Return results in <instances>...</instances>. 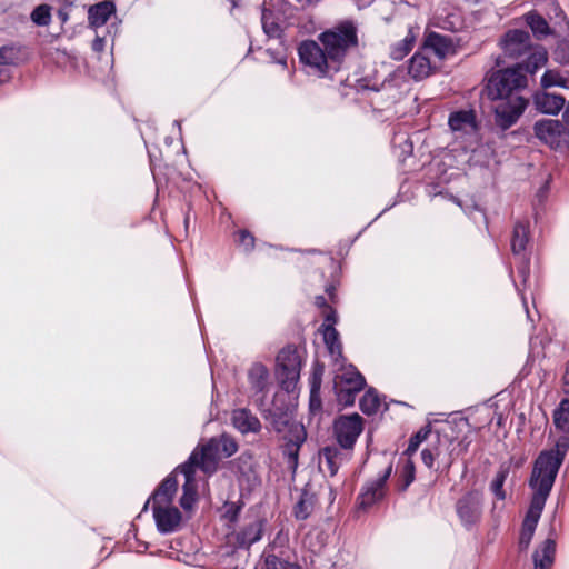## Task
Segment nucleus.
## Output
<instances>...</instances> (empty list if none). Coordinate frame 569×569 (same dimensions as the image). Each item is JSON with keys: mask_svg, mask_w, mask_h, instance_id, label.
<instances>
[{"mask_svg": "<svg viewBox=\"0 0 569 569\" xmlns=\"http://www.w3.org/2000/svg\"><path fill=\"white\" fill-rule=\"evenodd\" d=\"M353 46L356 24L352 20H343L319 33L317 40L302 41L298 56L309 73L323 78L340 70Z\"/></svg>", "mask_w": 569, "mask_h": 569, "instance_id": "f257e3e1", "label": "nucleus"}, {"mask_svg": "<svg viewBox=\"0 0 569 569\" xmlns=\"http://www.w3.org/2000/svg\"><path fill=\"white\" fill-rule=\"evenodd\" d=\"M567 448L568 440L562 438L558 442L556 450L541 451L533 463L529 479V487L532 489L533 493L522 522L519 537L520 550H527L531 542L546 501L552 490L559 469L563 463Z\"/></svg>", "mask_w": 569, "mask_h": 569, "instance_id": "f03ea898", "label": "nucleus"}, {"mask_svg": "<svg viewBox=\"0 0 569 569\" xmlns=\"http://www.w3.org/2000/svg\"><path fill=\"white\" fill-rule=\"evenodd\" d=\"M528 86V73L519 68H503L492 72L486 91L492 101L495 123L501 130L511 128L525 112L528 100L521 92Z\"/></svg>", "mask_w": 569, "mask_h": 569, "instance_id": "7ed1b4c3", "label": "nucleus"}, {"mask_svg": "<svg viewBox=\"0 0 569 569\" xmlns=\"http://www.w3.org/2000/svg\"><path fill=\"white\" fill-rule=\"evenodd\" d=\"M503 58L519 60L511 68L533 76L548 61V54L543 47L532 46L530 34L525 30H509L500 39Z\"/></svg>", "mask_w": 569, "mask_h": 569, "instance_id": "20e7f679", "label": "nucleus"}, {"mask_svg": "<svg viewBox=\"0 0 569 569\" xmlns=\"http://www.w3.org/2000/svg\"><path fill=\"white\" fill-rule=\"evenodd\" d=\"M296 8L289 0H264L261 12V26L269 39L281 40L283 31Z\"/></svg>", "mask_w": 569, "mask_h": 569, "instance_id": "39448f33", "label": "nucleus"}, {"mask_svg": "<svg viewBox=\"0 0 569 569\" xmlns=\"http://www.w3.org/2000/svg\"><path fill=\"white\" fill-rule=\"evenodd\" d=\"M302 358L292 345L283 347L277 356V378L281 389L292 392L300 378Z\"/></svg>", "mask_w": 569, "mask_h": 569, "instance_id": "423d86ee", "label": "nucleus"}, {"mask_svg": "<svg viewBox=\"0 0 569 569\" xmlns=\"http://www.w3.org/2000/svg\"><path fill=\"white\" fill-rule=\"evenodd\" d=\"M471 445V439L463 436L460 440H455L448 436H437V442L433 445L435 455L438 460V468L441 472L448 473L457 458L465 455Z\"/></svg>", "mask_w": 569, "mask_h": 569, "instance_id": "0eeeda50", "label": "nucleus"}, {"mask_svg": "<svg viewBox=\"0 0 569 569\" xmlns=\"http://www.w3.org/2000/svg\"><path fill=\"white\" fill-rule=\"evenodd\" d=\"M456 512L461 525L471 529L482 517L483 496L479 490H470L456 502Z\"/></svg>", "mask_w": 569, "mask_h": 569, "instance_id": "6e6552de", "label": "nucleus"}, {"mask_svg": "<svg viewBox=\"0 0 569 569\" xmlns=\"http://www.w3.org/2000/svg\"><path fill=\"white\" fill-rule=\"evenodd\" d=\"M336 401L339 410L355 405L356 401V369L338 371L333 380Z\"/></svg>", "mask_w": 569, "mask_h": 569, "instance_id": "1a4fd4ad", "label": "nucleus"}, {"mask_svg": "<svg viewBox=\"0 0 569 569\" xmlns=\"http://www.w3.org/2000/svg\"><path fill=\"white\" fill-rule=\"evenodd\" d=\"M307 432L302 425H292L282 446V455L287 459L288 468L296 472L299 463V452L301 446L306 442Z\"/></svg>", "mask_w": 569, "mask_h": 569, "instance_id": "9d476101", "label": "nucleus"}, {"mask_svg": "<svg viewBox=\"0 0 569 569\" xmlns=\"http://www.w3.org/2000/svg\"><path fill=\"white\" fill-rule=\"evenodd\" d=\"M219 453L218 440L217 438H211L206 443L196 447L189 457L196 455V461L192 467L211 475L217 470Z\"/></svg>", "mask_w": 569, "mask_h": 569, "instance_id": "9b49d317", "label": "nucleus"}, {"mask_svg": "<svg viewBox=\"0 0 569 569\" xmlns=\"http://www.w3.org/2000/svg\"><path fill=\"white\" fill-rule=\"evenodd\" d=\"M332 429L339 447L352 450L356 443V412L338 416L333 421Z\"/></svg>", "mask_w": 569, "mask_h": 569, "instance_id": "f8f14e48", "label": "nucleus"}, {"mask_svg": "<svg viewBox=\"0 0 569 569\" xmlns=\"http://www.w3.org/2000/svg\"><path fill=\"white\" fill-rule=\"evenodd\" d=\"M152 515L157 530L161 535L177 531L182 520L180 510L172 505L152 506Z\"/></svg>", "mask_w": 569, "mask_h": 569, "instance_id": "ddd939ff", "label": "nucleus"}, {"mask_svg": "<svg viewBox=\"0 0 569 569\" xmlns=\"http://www.w3.org/2000/svg\"><path fill=\"white\" fill-rule=\"evenodd\" d=\"M289 550L276 542L269 545L262 557L264 559L266 569H301L296 562L289 560Z\"/></svg>", "mask_w": 569, "mask_h": 569, "instance_id": "4468645a", "label": "nucleus"}, {"mask_svg": "<svg viewBox=\"0 0 569 569\" xmlns=\"http://www.w3.org/2000/svg\"><path fill=\"white\" fill-rule=\"evenodd\" d=\"M337 322V315L335 310H329L326 313V319L321 325V333L323 337V341L326 347L331 355L332 358H338L341 356V345L339 342V333L335 328Z\"/></svg>", "mask_w": 569, "mask_h": 569, "instance_id": "2eb2a0df", "label": "nucleus"}, {"mask_svg": "<svg viewBox=\"0 0 569 569\" xmlns=\"http://www.w3.org/2000/svg\"><path fill=\"white\" fill-rule=\"evenodd\" d=\"M178 489V481L174 472L167 476L159 485L157 490L144 503L143 510H146L150 502L152 506H166L172 505L173 498Z\"/></svg>", "mask_w": 569, "mask_h": 569, "instance_id": "dca6fc26", "label": "nucleus"}, {"mask_svg": "<svg viewBox=\"0 0 569 569\" xmlns=\"http://www.w3.org/2000/svg\"><path fill=\"white\" fill-rule=\"evenodd\" d=\"M536 137L547 144L553 146L560 141L565 126L559 120L542 119L533 126Z\"/></svg>", "mask_w": 569, "mask_h": 569, "instance_id": "f3484780", "label": "nucleus"}, {"mask_svg": "<svg viewBox=\"0 0 569 569\" xmlns=\"http://www.w3.org/2000/svg\"><path fill=\"white\" fill-rule=\"evenodd\" d=\"M450 129L459 136L473 134L477 131V120L473 110H458L450 113Z\"/></svg>", "mask_w": 569, "mask_h": 569, "instance_id": "a211bd4d", "label": "nucleus"}, {"mask_svg": "<svg viewBox=\"0 0 569 569\" xmlns=\"http://www.w3.org/2000/svg\"><path fill=\"white\" fill-rule=\"evenodd\" d=\"M390 472H391V467H389L386 470V472L382 477H379L375 481L363 486L362 492H361V501H360V503H358V509L359 508L366 509V508L370 507L371 505H373L375 502H377L378 500L382 499V497L385 495V483H386V480L388 479V477L390 476Z\"/></svg>", "mask_w": 569, "mask_h": 569, "instance_id": "6ab92c4d", "label": "nucleus"}, {"mask_svg": "<svg viewBox=\"0 0 569 569\" xmlns=\"http://www.w3.org/2000/svg\"><path fill=\"white\" fill-rule=\"evenodd\" d=\"M317 503V496L312 491L311 485L306 483L301 489L299 498L292 508V515L298 521L308 519L313 512Z\"/></svg>", "mask_w": 569, "mask_h": 569, "instance_id": "aec40b11", "label": "nucleus"}, {"mask_svg": "<svg viewBox=\"0 0 569 569\" xmlns=\"http://www.w3.org/2000/svg\"><path fill=\"white\" fill-rule=\"evenodd\" d=\"M342 462L341 451L336 446H326L319 451L318 467L325 475L333 477Z\"/></svg>", "mask_w": 569, "mask_h": 569, "instance_id": "412c9836", "label": "nucleus"}, {"mask_svg": "<svg viewBox=\"0 0 569 569\" xmlns=\"http://www.w3.org/2000/svg\"><path fill=\"white\" fill-rule=\"evenodd\" d=\"M232 426L241 433H257L261 429L260 420L247 408L234 409L231 413Z\"/></svg>", "mask_w": 569, "mask_h": 569, "instance_id": "4be33fe9", "label": "nucleus"}, {"mask_svg": "<svg viewBox=\"0 0 569 569\" xmlns=\"http://www.w3.org/2000/svg\"><path fill=\"white\" fill-rule=\"evenodd\" d=\"M408 74L415 81H421L432 73V66L427 52L423 50L416 52L408 62Z\"/></svg>", "mask_w": 569, "mask_h": 569, "instance_id": "5701e85b", "label": "nucleus"}, {"mask_svg": "<svg viewBox=\"0 0 569 569\" xmlns=\"http://www.w3.org/2000/svg\"><path fill=\"white\" fill-rule=\"evenodd\" d=\"M553 425L557 430L561 431L562 435L555 442L553 448L548 451H553L557 449L558 442L566 438L568 440V448L565 452V457L569 451V398H565L560 401L559 406L553 411Z\"/></svg>", "mask_w": 569, "mask_h": 569, "instance_id": "b1692460", "label": "nucleus"}, {"mask_svg": "<svg viewBox=\"0 0 569 569\" xmlns=\"http://www.w3.org/2000/svg\"><path fill=\"white\" fill-rule=\"evenodd\" d=\"M537 110L547 114H557L565 106V98L549 92L537 93L533 98Z\"/></svg>", "mask_w": 569, "mask_h": 569, "instance_id": "393cba45", "label": "nucleus"}, {"mask_svg": "<svg viewBox=\"0 0 569 569\" xmlns=\"http://www.w3.org/2000/svg\"><path fill=\"white\" fill-rule=\"evenodd\" d=\"M116 12L112 1L98 2L89 8L88 20L91 28H99L106 24L111 14Z\"/></svg>", "mask_w": 569, "mask_h": 569, "instance_id": "a878e982", "label": "nucleus"}, {"mask_svg": "<svg viewBox=\"0 0 569 569\" xmlns=\"http://www.w3.org/2000/svg\"><path fill=\"white\" fill-rule=\"evenodd\" d=\"M529 242V222L527 220L517 221L513 226L511 236V251L513 256L526 254V248Z\"/></svg>", "mask_w": 569, "mask_h": 569, "instance_id": "bb28decb", "label": "nucleus"}, {"mask_svg": "<svg viewBox=\"0 0 569 569\" xmlns=\"http://www.w3.org/2000/svg\"><path fill=\"white\" fill-rule=\"evenodd\" d=\"M262 522L257 520L242 527L236 533V542L239 548L248 549L262 538Z\"/></svg>", "mask_w": 569, "mask_h": 569, "instance_id": "cd10ccee", "label": "nucleus"}, {"mask_svg": "<svg viewBox=\"0 0 569 569\" xmlns=\"http://www.w3.org/2000/svg\"><path fill=\"white\" fill-rule=\"evenodd\" d=\"M248 381L256 393H264L269 385V370L261 362H254L248 371Z\"/></svg>", "mask_w": 569, "mask_h": 569, "instance_id": "c85d7f7f", "label": "nucleus"}, {"mask_svg": "<svg viewBox=\"0 0 569 569\" xmlns=\"http://www.w3.org/2000/svg\"><path fill=\"white\" fill-rule=\"evenodd\" d=\"M452 48L450 39L446 36L431 32L427 36L422 50L432 51L439 59H443Z\"/></svg>", "mask_w": 569, "mask_h": 569, "instance_id": "c756f323", "label": "nucleus"}, {"mask_svg": "<svg viewBox=\"0 0 569 569\" xmlns=\"http://www.w3.org/2000/svg\"><path fill=\"white\" fill-rule=\"evenodd\" d=\"M556 542L547 539L533 553L535 569H549L553 563Z\"/></svg>", "mask_w": 569, "mask_h": 569, "instance_id": "7c9ffc66", "label": "nucleus"}, {"mask_svg": "<svg viewBox=\"0 0 569 569\" xmlns=\"http://www.w3.org/2000/svg\"><path fill=\"white\" fill-rule=\"evenodd\" d=\"M196 461V455L189 457L187 461L180 465L173 472H180L184 476V483L182 485V493L197 495V486L194 480L196 468L192 465Z\"/></svg>", "mask_w": 569, "mask_h": 569, "instance_id": "2f4dec72", "label": "nucleus"}, {"mask_svg": "<svg viewBox=\"0 0 569 569\" xmlns=\"http://www.w3.org/2000/svg\"><path fill=\"white\" fill-rule=\"evenodd\" d=\"M525 20L538 39L551 34V29L542 16L536 12H529L525 16Z\"/></svg>", "mask_w": 569, "mask_h": 569, "instance_id": "473e14b6", "label": "nucleus"}, {"mask_svg": "<svg viewBox=\"0 0 569 569\" xmlns=\"http://www.w3.org/2000/svg\"><path fill=\"white\" fill-rule=\"evenodd\" d=\"M361 411L367 415H376L381 407V399L377 390L369 388L359 401Z\"/></svg>", "mask_w": 569, "mask_h": 569, "instance_id": "72a5a7b5", "label": "nucleus"}, {"mask_svg": "<svg viewBox=\"0 0 569 569\" xmlns=\"http://www.w3.org/2000/svg\"><path fill=\"white\" fill-rule=\"evenodd\" d=\"M416 37L410 30L408 34L399 42L393 44L390 49V57L393 60H402L413 48Z\"/></svg>", "mask_w": 569, "mask_h": 569, "instance_id": "f704fd0d", "label": "nucleus"}, {"mask_svg": "<svg viewBox=\"0 0 569 569\" xmlns=\"http://www.w3.org/2000/svg\"><path fill=\"white\" fill-rule=\"evenodd\" d=\"M509 466H500L495 478L490 483V490L498 500L506 499V491L503 490V485L509 475Z\"/></svg>", "mask_w": 569, "mask_h": 569, "instance_id": "c9c22d12", "label": "nucleus"}, {"mask_svg": "<svg viewBox=\"0 0 569 569\" xmlns=\"http://www.w3.org/2000/svg\"><path fill=\"white\" fill-rule=\"evenodd\" d=\"M431 432L430 425H426L420 428L415 435H412L409 439V445L407 449L403 451V456L411 458L415 452L418 450L419 446L427 440L428 436Z\"/></svg>", "mask_w": 569, "mask_h": 569, "instance_id": "e433bc0d", "label": "nucleus"}, {"mask_svg": "<svg viewBox=\"0 0 569 569\" xmlns=\"http://www.w3.org/2000/svg\"><path fill=\"white\" fill-rule=\"evenodd\" d=\"M321 389H310L309 395V420H316L317 423L320 422L322 417V400L320 396Z\"/></svg>", "mask_w": 569, "mask_h": 569, "instance_id": "4c0bfd02", "label": "nucleus"}, {"mask_svg": "<svg viewBox=\"0 0 569 569\" xmlns=\"http://www.w3.org/2000/svg\"><path fill=\"white\" fill-rule=\"evenodd\" d=\"M541 86L543 88L555 86L568 88V79L565 78L558 70H547L541 77Z\"/></svg>", "mask_w": 569, "mask_h": 569, "instance_id": "58836bf2", "label": "nucleus"}, {"mask_svg": "<svg viewBox=\"0 0 569 569\" xmlns=\"http://www.w3.org/2000/svg\"><path fill=\"white\" fill-rule=\"evenodd\" d=\"M416 477V468L411 458L407 457L400 473V490L405 491L413 482Z\"/></svg>", "mask_w": 569, "mask_h": 569, "instance_id": "ea45409f", "label": "nucleus"}, {"mask_svg": "<svg viewBox=\"0 0 569 569\" xmlns=\"http://www.w3.org/2000/svg\"><path fill=\"white\" fill-rule=\"evenodd\" d=\"M31 20L34 24L47 27L51 22V10L48 4H40L31 12Z\"/></svg>", "mask_w": 569, "mask_h": 569, "instance_id": "a19ab883", "label": "nucleus"}, {"mask_svg": "<svg viewBox=\"0 0 569 569\" xmlns=\"http://www.w3.org/2000/svg\"><path fill=\"white\" fill-rule=\"evenodd\" d=\"M218 440L219 450L224 457H231L238 450V445L233 438L227 435H222Z\"/></svg>", "mask_w": 569, "mask_h": 569, "instance_id": "79ce46f5", "label": "nucleus"}, {"mask_svg": "<svg viewBox=\"0 0 569 569\" xmlns=\"http://www.w3.org/2000/svg\"><path fill=\"white\" fill-rule=\"evenodd\" d=\"M323 376V367L319 363H316L312 368V372L309 379L310 389H321Z\"/></svg>", "mask_w": 569, "mask_h": 569, "instance_id": "37998d69", "label": "nucleus"}, {"mask_svg": "<svg viewBox=\"0 0 569 569\" xmlns=\"http://www.w3.org/2000/svg\"><path fill=\"white\" fill-rule=\"evenodd\" d=\"M519 257H520L521 261L517 266V271H518L519 277H521V279H522V284L526 286V282H527L529 273H530V259L526 254L519 256Z\"/></svg>", "mask_w": 569, "mask_h": 569, "instance_id": "c03bdc74", "label": "nucleus"}, {"mask_svg": "<svg viewBox=\"0 0 569 569\" xmlns=\"http://www.w3.org/2000/svg\"><path fill=\"white\" fill-rule=\"evenodd\" d=\"M239 243L246 251H251L254 248V237L248 230H240Z\"/></svg>", "mask_w": 569, "mask_h": 569, "instance_id": "a18cd8bd", "label": "nucleus"}, {"mask_svg": "<svg viewBox=\"0 0 569 569\" xmlns=\"http://www.w3.org/2000/svg\"><path fill=\"white\" fill-rule=\"evenodd\" d=\"M421 460L427 468H433L435 461L437 460L433 445H430L421 451Z\"/></svg>", "mask_w": 569, "mask_h": 569, "instance_id": "49530a36", "label": "nucleus"}, {"mask_svg": "<svg viewBox=\"0 0 569 569\" xmlns=\"http://www.w3.org/2000/svg\"><path fill=\"white\" fill-rule=\"evenodd\" d=\"M268 56L276 63L282 64L284 68L287 67V56L283 51H277L272 49H267Z\"/></svg>", "mask_w": 569, "mask_h": 569, "instance_id": "de8ad7c7", "label": "nucleus"}, {"mask_svg": "<svg viewBox=\"0 0 569 569\" xmlns=\"http://www.w3.org/2000/svg\"><path fill=\"white\" fill-rule=\"evenodd\" d=\"M557 60L561 63H569V44H559L556 50Z\"/></svg>", "mask_w": 569, "mask_h": 569, "instance_id": "09e8293b", "label": "nucleus"}, {"mask_svg": "<svg viewBox=\"0 0 569 569\" xmlns=\"http://www.w3.org/2000/svg\"><path fill=\"white\" fill-rule=\"evenodd\" d=\"M13 61V50L8 47L0 48V66L10 64Z\"/></svg>", "mask_w": 569, "mask_h": 569, "instance_id": "8fccbe9b", "label": "nucleus"}, {"mask_svg": "<svg viewBox=\"0 0 569 569\" xmlns=\"http://www.w3.org/2000/svg\"><path fill=\"white\" fill-rule=\"evenodd\" d=\"M196 499H197V495H193V493H182L181 498H180V506L184 509V510H190L194 502H196Z\"/></svg>", "mask_w": 569, "mask_h": 569, "instance_id": "3c124183", "label": "nucleus"}, {"mask_svg": "<svg viewBox=\"0 0 569 569\" xmlns=\"http://www.w3.org/2000/svg\"><path fill=\"white\" fill-rule=\"evenodd\" d=\"M315 305L322 310L323 318L326 319V313L329 310H333L327 302V299L323 296H316Z\"/></svg>", "mask_w": 569, "mask_h": 569, "instance_id": "603ef678", "label": "nucleus"}, {"mask_svg": "<svg viewBox=\"0 0 569 569\" xmlns=\"http://www.w3.org/2000/svg\"><path fill=\"white\" fill-rule=\"evenodd\" d=\"M104 46H106V39L103 37H100V36H96L94 40L92 41V50L94 52H102L104 50Z\"/></svg>", "mask_w": 569, "mask_h": 569, "instance_id": "864d4df0", "label": "nucleus"}, {"mask_svg": "<svg viewBox=\"0 0 569 569\" xmlns=\"http://www.w3.org/2000/svg\"><path fill=\"white\" fill-rule=\"evenodd\" d=\"M238 512H239V508L238 507H231L228 511H227V516L229 517L230 520H236L237 516H238Z\"/></svg>", "mask_w": 569, "mask_h": 569, "instance_id": "5fc2aeb1", "label": "nucleus"}, {"mask_svg": "<svg viewBox=\"0 0 569 569\" xmlns=\"http://www.w3.org/2000/svg\"><path fill=\"white\" fill-rule=\"evenodd\" d=\"M367 386L366 378L358 371V392Z\"/></svg>", "mask_w": 569, "mask_h": 569, "instance_id": "6e6d98bb", "label": "nucleus"}, {"mask_svg": "<svg viewBox=\"0 0 569 569\" xmlns=\"http://www.w3.org/2000/svg\"><path fill=\"white\" fill-rule=\"evenodd\" d=\"M515 286H516V289L518 290V292H519V293H520V296H521V300H522L523 307H525V309H526L527 317H528V319H530V320L532 321V319H531V317H530V313H529V310H528V307H527V300H526V298H525V296H523V293H522V290H521L517 284H515Z\"/></svg>", "mask_w": 569, "mask_h": 569, "instance_id": "4d7b16f0", "label": "nucleus"}, {"mask_svg": "<svg viewBox=\"0 0 569 569\" xmlns=\"http://www.w3.org/2000/svg\"><path fill=\"white\" fill-rule=\"evenodd\" d=\"M348 90H352V87L348 86L346 83H342L340 89H339V92H340L341 97H343V98L348 97L349 96Z\"/></svg>", "mask_w": 569, "mask_h": 569, "instance_id": "13d9d810", "label": "nucleus"}, {"mask_svg": "<svg viewBox=\"0 0 569 569\" xmlns=\"http://www.w3.org/2000/svg\"><path fill=\"white\" fill-rule=\"evenodd\" d=\"M563 382H565V386H566V392H569V362L567 365V368H566V371H565V375H563Z\"/></svg>", "mask_w": 569, "mask_h": 569, "instance_id": "bf43d9fd", "label": "nucleus"}, {"mask_svg": "<svg viewBox=\"0 0 569 569\" xmlns=\"http://www.w3.org/2000/svg\"><path fill=\"white\" fill-rule=\"evenodd\" d=\"M357 421H358V436H359L363 429V420L359 415H358Z\"/></svg>", "mask_w": 569, "mask_h": 569, "instance_id": "052dcab7", "label": "nucleus"}, {"mask_svg": "<svg viewBox=\"0 0 569 569\" xmlns=\"http://www.w3.org/2000/svg\"><path fill=\"white\" fill-rule=\"evenodd\" d=\"M373 0H358V9L369 6Z\"/></svg>", "mask_w": 569, "mask_h": 569, "instance_id": "680f3d73", "label": "nucleus"}, {"mask_svg": "<svg viewBox=\"0 0 569 569\" xmlns=\"http://www.w3.org/2000/svg\"><path fill=\"white\" fill-rule=\"evenodd\" d=\"M563 121L569 126V102L568 106L563 112Z\"/></svg>", "mask_w": 569, "mask_h": 569, "instance_id": "e2e57ef3", "label": "nucleus"}, {"mask_svg": "<svg viewBox=\"0 0 569 569\" xmlns=\"http://www.w3.org/2000/svg\"><path fill=\"white\" fill-rule=\"evenodd\" d=\"M8 78L9 76L7 74V72L0 69V83L4 82Z\"/></svg>", "mask_w": 569, "mask_h": 569, "instance_id": "0e129e2a", "label": "nucleus"}, {"mask_svg": "<svg viewBox=\"0 0 569 569\" xmlns=\"http://www.w3.org/2000/svg\"><path fill=\"white\" fill-rule=\"evenodd\" d=\"M333 289H335V287H333L332 284H329V286H327V287H326V292H327L330 297H332L331 291H332Z\"/></svg>", "mask_w": 569, "mask_h": 569, "instance_id": "69168bd1", "label": "nucleus"}, {"mask_svg": "<svg viewBox=\"0 0 569 569\" xmlns=\"http://www.w3.org/2000/svg\"><path fill=\"white\" fill-rule=\"evenodd\" d=\"M229 1L232 4V8H237L241 0H229Z\"/></svg>", "mask_w": 569, "mask_h": 569, "instance_id": "338daca9", "label": "nucleus"}, {"mask_svg": "<svg viewBox=\"0 0 569 569\" xmlns=\"http://www.w3.org/2000/svg\"><path fill=\"white\" fill-rule=\"evenodd\" d=\"M502 63H505V61L502 60V57H499V58L497 59V66H500V64H502Z\"/></svg>", "mask_w": 569, "mask_h": 569, "instance_id": "774afa93", "label": "nucleus"}]
</instances>
